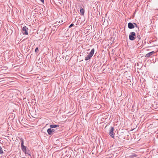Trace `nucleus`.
Here are the masks:
<instances>
[{"mask_svg":"<svg viewBox=\"0 0 158 158\" xmlns=\"http://www.w3.org/2000/svg\"><path fill=\"white\" fill-rule=\"evenodd\" d=\"M28 28L26 26L23 27L22 28L23 34L24 35H28Z\"/></svg>","mask_w":158,"mask_h":158,"instance_id":"nucleus-5","label":"nucleus"},{"mask_svg":"<svg viewBox=\"0 0 158 158\" xmlns=\"http://www.w3.org/2000/svg\"><path fill=\"white\" fill-rule=\"evenodd\" d=\"M134 25L135 26L136 28H139V27L138 26L137 24L135 23H133Z\"/></svg>","mask_w":158,"mask_h":158,"instance_id":"nucleus-13","label":"nucleus"},{"mask_svg":"<svg viewBox=\"0 0 158 158\" xmlns=\"http://www.w3.org/2000/svg\"><path fill=\"white\" fill-rule=\"evenodd\" d=\"M105 18L104 17H102V20L103 21V20H104V22H105Z\"/></svg>","mask_w":158,"mask_h":158,"instance_id":"nucleus-17","label":"nucleus"},{"mask_svg":"<svg viewBox=\"0 0 158 158\" xmlns=\"http://www.w3.org/2000/svg\"><path fill=\"white\" fill-rule=\"evenodd\" d=\"M94 48H93L91 51L89 53L88 55L85 56V60L86 61L88 60L91 59V57L94 55Z\"/></svg>","mask_w":158,"mask_h":158,"instance_id":"nucleus-1","label":"nucleus"},{"mask_svg":"<svg viewBox=\"0 0 158 158\" xmlns=\"http://www.w3.org/2000/svg\"><path fill=\"white\" fill-rule=\"evenodd\" d=\"M137 156V155L136 154H135V153H133L132 155H131L130 156V157L131 158H133L135 157H136Z\"/></svg>","mask_w":158,"mask_h":158,"instance_id":"nucleus-11","label":"nucleus"},{"mask_svg":"<svg viewBox=\"0 0 158 158\" xmlns=\"http://www.w3.org/2000/svg\"><path fill=\"white\" fill-rule=\"evenodd\" d=\"M21 142V147L22 149L23 152L26 153V147L24 145V141L22 138H19Z\"/></svg>","mask_w":158,"mask_h":158,"instance_id":"nucleus-3","label":"nucleus"},{"mask_svg":"<svg viewBox=\"0 0 158 158\" xmlns=\"http://www.w3.org/2000/svg\"><path fill=\"white\" fill-rule=\"evenodd\" d=\"M155 52L154 51H152V52H149L146 55L145 57H146L148 58L150 56L152 55Z\"/></svg>","mask_w":158,"mask_h":158,"instance_id":"nucleus-8","label":"nucleus"},{"mask_svg":"<svg viewBox=\"0 0 158 158\" xmlns=\"http://www.w3.org/2000/svg\"><path fill=\"white\" fill-rule=\"evenodd\" d=\"M80 12L82 15H84V9L82 7H81L80 8Z\"/></svg>","mask_w":158,"mask_h":158,"instance_id":"nucleus-10","label":"nucleus"},{"mask_svg":"<svg viewBox=\"0 0 158 158\" xmlns=\"http://www.w3.org/2000/svg\"><path fill=\"white\" fill-rule=\"evenodd\" d=\"M136 36L135 33L134 32H131L130 33L129 38L130 40H134Z\"/></svg>","mask_w":158,"mask_h":158,"instance_id":"nucleus-2","label":"nucleus"},{"mask_svg":"<svg viewBox=\"0 0 158 158\" xmlns=\"http://www.w3.org/2000/svg\"><path fill=\"white\" fill-rule=\"evenodd\" d=\"M59 127V125H50V127L52 128H55Z\"/></svg>","mask_w":158,"mask_h":158,"instance_id":"nucleus-9","label":"nucleus"},{"mask_svg":"<svg viewBox=\"0 0 158 158\" xmlns=\"http://www.w3.org/2000/svg\"><path fill=\"white\" fill-rule=\"evenodd\" d=\"M3 153L2 147L0 146V154H2Z\"/></svg>","mask_w":158,"mask_h":158,"instance_id":"nucleus-12","label":"nucleus"},{"mask_svg":"<svg viewBox=\"0 0 158 158\" xmlns=\"http://www.w3.org/2000/svg\"><path fill=\"white\" fill-rule=\"evenodd\" d=\"M110 128L111 129L109 131V135L112 138H114V135L115 134L114 132V127H110Z\"/></svg>","mask_w":158,"mask_h":158,"instance_id":"nucleus-4","label":"nucleus"},{"mask_svg":"<svg viewBox=\"0 0 158 158\" xmlns=\"http://www.w3.org/2000/svg\"><path fill=\"white\" fill-rule=\"evenodd\" d=\"M128 27L130 29H132L134 28L135 26L134 25L133 23H131L129 22L128 24Z\"/></svg>","mask_w":158,"mask_h":158,"instance_id":"nucleus-7","label":"nucleus"},{"mask_svg":"<svg viewBox=\"0 0 158 158\" xmlns=\"http://www.w3.org/2000/svg\"><path fill=\"white\" fill-rule=\"evenodd\" d=\"M38 47H37L35 49V52H38Z\"/></svg>","mask_w":158,"mask_h":158,"instance_id":"nucleus-14","label":"nucleus"},{"mask_svg":"<svg viewBox=\"0 0 158 158\" xmlns=\"http://www.w3.org/2000/svg\"><path fill=\"white\" fill-rule=\"evenodd\" d=\"M58 23H61V22H60V21H59V22Z\"/></svg>","mask_w":158,"mask_h":158,"instance_id":"nucleus-19","label":"nucleus"},{"mask_svg":"<svg viewBox=\"0 0 158 158\" xmlns=\"http://www.w3.org/2000/svg\"><path fill=\"white\" fill-rule=\"evenodd\" d=\"M74 25V24L73 23L71 24L70 26H69V27L70 28L71 27H73Z\"/></svg>","mask_w":158,"mask_h":158,"instance_id":"nucleus-15","label":"nucleus"},{"mask_svg":"<svg viewBox=\"0 0 158 158\" xmlns=\"http://www.w3.org/2000/svg\"><path fill=\"white\" fill-rule=\"evenodd\" d=\"M40 1H41V2H44V0H40Z\"/></svg>","mask_w":158,"mask_h":158,"instance_id":"nucleus-18","label":"nucleus"},{"mask_svg":"<svg viewBox=\"0 0 158 158\" xmlns=\"http://www.w3.org/2000/svg\"><path fill=\"white\" fill-rule=\"evenodd\" d=\"M61 23H62V22H63V21H61Z\"/></svg>","mask_w":158,"mask_h":158,"instance_id":"nucleus-21","label":"nucleus"},{"mask_svg":"<svg viewBox=\"0 0 158 158\" xmlns=\"http://www.w3.org/2000/svg\"><path fill=\"white\" fill-rule=\"evenodd\" d=\"M58 23H61V22H60V21H59V22Z\"/></svg>","mask_w":158,"mask_h":158,"instance_id":"nucleus-20","label":"nucleus"},{"mask_svg":"<svg viewBox=\"0 0 158 158\" xmlns=\"http://www.w3.org/2000/svg\"><path fill=\"white\" fill-rule=\"evenodd\" d=\"M52 128H48L47 130V132L49 135H52L55 131L54 129H51Z\"/></svg>","mask_w":158,"mask_h":158,"instance_id":"nucleus-6","label":"nucleus"},{"mask_svg":"<svg viewBox=\"0 0 158 158\" xmlns=\"http://www.w3.org/2000/svg\"><path fill=\"white\" fill-rule=\"evenodd\" d=\"M137 38L139 39V40H140V35H138L137 36Z\"/></svg>","mask_w":158,"mask_h":158,"instance_id":"nucleus-16","label":"nucleus"}]
</instances>
